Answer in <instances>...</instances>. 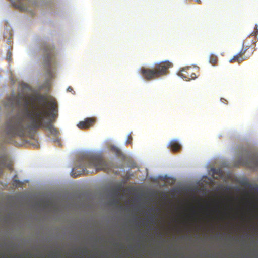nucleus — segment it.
<instances>
[{
	"instance_id": "13",
	"label": "nucleus",
	"mask_w": 258,
	"mask_h": 258,
	"mask_svg": "<svg viewBox=\"0 0 258 258\" xmlns=\"http://www.w3.org/2000/svg\"><path fill=\"white\" fill-rule=\"evenodd\" d=\"M111 150L117 156H120L121 154V150L116 146H112Z\"/></svg>"
},
{
	"instance_id": "7",
	"label": "nucleus",
	"mask_w": 258,
	"mask_h": 258,
	"mask_svg": "<svg viewBox=\"0 0 258 258\" xmlns=\"http://www.w3.org/2000/svg\"><path fill=\"white\" fill-rule=\"evenodd\" d=\"M95 122V119L92 117H88L83 121H80L77 124L80 129H85L92 126Z\"/></svg>"
},
{
	"instance_id": "1",
	"label": "nucleus",
	"mask_w": 258,
	"mask_h": 258,
	"mask_svg": "<svg viewBox=\"0 0 258 258\" xmlns=\"http://www.w3.org/2000/svg\"><path fill=\"white\" fill-rule=\"evenodd\" d=\"M26 100L22 109V116L16 115L7 123L6 132L8 136L24 137L31 131L43 126L44 121L48 115H57V103L53 97L46 95L37 94Z\"/></svg>"
},
{
	"instance_id": "11",
	"label": "nucleus",
	"mask_w": 258,
	"mask_h": 258,
	"mask_svg": "<svg viewBox=\"0 0 258 258\" xmlns=\"http://www.w3.org/2000/svg\"><path fill=\"white\" fill-rule=\"evenodd\" d=\"M218 57L217 56L214 55V54H211L210 56V57H209V62L213 65V66H215L217 64V62H218Z\"/></svg>"
},
{
	"instance_id": "10",
	"label": "nucleus",
	"mask_w": 258,
	"mask_h": 258,
	"mask_svg": "<svg viewBox=\"0 0 258 258\" xmlns=\"http://www.w3.org/2000/svg\"><path fill=\"white\" fill-rule=\"evenodd\" d=\"M169 148L171 151L176 152L181 149V145L175 140H172L168 145Z\"/></svg>"
},
{
	"instance_id": "5",
	"label": "nucleus",
	"mask_w": 258,
	"mask_h": 258,
	"mask_svg": "<svg viewBox=\"0 0 258 258\" xmlns=\"http://www.w3.org/2000/svg\"><path fill=\"white\" fill-rule=\"evenodd\" d=\"M255 51L254 44L251 46H244L241 50L240 52L236 55L234 56L232 59L230 60V63H234L236 62L239 63L242 62L244 60L247 59L251 56Z\"/></svg>"
},
{
	"instance_id": "12",
	"label": "nucleus",
	"mask_w": 258,
	"mask_h": 258,
	"mask_svg": "<svg viewBox=\"0 0 258 258\" xmlns=\"http://www.w3.org/2000/svg\"><path fill=\"white\" fill-rule=\"evenodd\" d=\"M47 128L53 135H56L58 133L57 130L51 124H49L47 126Z\"/></svg>"
},
{
	"instance_id": "20",
	"label": "nucleus",
	"mask_w": 258,
	"mask_h": 258,
	"mask_svg": "<svg viewBox=\"0 0 258 258\" xmlns=\"http://www.w3.org/2000/svg\"><path fill=\"white\" fill-rule=\"evenodd\" d=\"M151 218H152V220L153 221V220H154V217H151Z\"/></svg>"
},
{
	"instance_id": "18",
	"label": "nucleus",
	"mask_w": 258,
	"mask_h": 258,
	"mask_svg": "<svg viewBox=\"0 0 258 258\" xmlns=\"http://www.w3.org/2000/svg\"><path fill=\"white\" fill-rule=\"evenodd\" d=\"M112 203L113 204H118L119 203V201L117 199H114L112 201Z\"/></svg>"
},
{
	"instance_id": "2",
	"label": "nucleus",
	"mask_w": 258,
	"mask_h": 258,
	"mask_svg": "<svg viewBox=\"0 0 258 258\" xmlns=\"http://www.w3.org/2000/svg\"><path fill=\"white\" fill-rule=\"evenodd\" d=\"M94 168L96 172L99 171H107L109 168V165L107 162L98 156H91L85 157L79 161V165L73 168L71 172L72 176L76 178L82 174L88 173L86 170L87 168Z\"/></svg>"
},
{
	"instance_id": "19",
	"label": "nucleus",
	"mask_w": 258,
	"mask_h": 258,
	"mask_svg": "<svg viewBox=\"0 0 258 258\" xmlns=\"http://www.w3.org/2000/svg\"><path fill=\"white\" fill-rule=\"evenodd\" d=\"M119 190H120V188H119L118 189H117V190H116L115 192V195L116 196H118V194H119Z\"/></svg>"
},
{
	"instance_id": "4",
	"label": "nucleus",
	"mask_w": 258,
	"mask_h": 258,
	"mask_svg": "<svg viewBox=\"0 0 258 258\" xmlns=\"http://www.w3.org/2000/svg\"><path fill=\"white\" fill-rule=\"evenodd\" d=\"M43 53V62L48 73H50L51 67L55 63L54 50L53 46L47 43L42 45Z\"/></svg>"
},
{
	"instance_id": "6",
	"label": "nucleus",
	"mask_w": 258,
	"mask_h": 258,
	"mask_svg": "<svg viewBox=\"0 0 258 258\" xmlns=\"http://www.w3.org/2000/svg\"><path fill=\"white\" fill-rule=\"evenodd\" d=\"M240 163L245 167L256 170L258 169V156L252 154H248L242 157Z\"/></svg>"
},
{
	"instance_id": "15",
	"label": "nucleus",
	"mask_w": 258,
	"mask_h": 258,
	"mask_svg": "<svg viewBox=\"0 0 258 258\" xmlns=\"http://www.w3.org/2000/svg\"><path fill=\"white\" fill-rule=\"evenodd\" d=\"M132 140V137L131 134H130L128 135V139H127V140L126 142V144H131Z\"/></svg>"
},
{
	"instance_id": "3",
	"label": "nucleus",
	"mask_w": 258,
	"mask_h": 258,
	"mask_svg": "<svg viewBox=\"0 0 258 258\" xmlns=\"http://www.w3.org/2000/svg\"><path fill=\"white\" fill-rule=\"evenodd\" d=\"M172 67V62L166 60L155 63L151 67H142L140 71L144 79L151 80L166 75L169 73V69Z\"/></svg>"
},
{
	"instance_id": "14",
	"label": "nucleus",
	"mask_w": 258,
	"mask_h": 258,
	"mask_svg": "<svg viewBox=\"0 0 258 258\" xmlns=\"http://www.w3.org/2000/svg\"><path fill=\"white\" fill-rule=\"evenodd\" d=\"M22 185V183L19 181L17 180H14L13 185L14 186H15L16 187H18L19 186H21Z\"/></svg>"
},
{
	"instance_id": "16",
	"label": "nucleus",
	"mask_w": 258,
	"mask_h": 258,
	"mask_svg": "<svg viewBox=\"0 0 258 258\" xmlns=\"http://www.w3.org/2000/svg\"><path fill=\"white\" fill-rule=\"evenodd\" d=\"M258 34V29L256 28H255V32L252 33L253 36H256Z\"/></svg>"
},
{
	"instance_id": "9",
	"label": "nucleus",
	"mask_w": 258,
	"mask_h": 258,
	"mask_svg": "<svg viewBox=\"0 0 258 258\" xmlns=\"http://www.w3.org/2000/svg\"><path fill=\"white\" fill-rule=\"evenodd\" d=\"M18 104L17 98L12 96L7 98L6 101L5 102V106L6 107L13 109Z\"/></svg>"
},
{
	"instance_id": "8",
	"label": "nucleus",
	"mask_w": 258,
	"mask_h": 258,
	"mask_svg": "<svg viewBox=\"0 0 258 258\" xmlns=\"http://www.w3.org/2000/svg\"><path fill=\"white\" fill-rule=\"evenodd\" d=\"M179 75L187 81L197 78L196 74L190 71L189 69H182L179 72Z\"/></svg>"
},
{
	"instance_id": "17",
	"label": "nucleus",
	"mask_w": 258,
	"mask_h": 258,
	"mask_svg": "<svg viewBox=\"0 0 258 258\" xmlns=\"http://www.w3.org/2000/svg\"><path fill=\"white\" fill-rule=\"evenodd\" d=\"M67 90L69 92H74V91L73 90V88L71 87V86H69L68 89H67Z\"/></svg>"
}]
</instances>
